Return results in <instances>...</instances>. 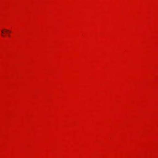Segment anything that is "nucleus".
I'll return each instance as SVG.
<instances>
[{"label":"nucleus","mask_w":158,"mask_h":158,"mask_svg":"<svg viewBox=\"0 0 158 158\" xmlns=\"http://www.w3.org/2000/svg\"><path fill=\"white\" fill-rule=\"evenodd\" d=\"M4 31H5L6 32H8L9 31L8 30H6V29H4Z\"/></svg>","instance_id":"f257e3e1"},{"label":"nucleus","mask_w":158,"mask_h":158,"mask_svg":"<svg viewBox=\"0 0 158 158\" xmlns=\"http://www.w3.org/2000/svg\"><path fill=\"white\" fill-rule=\"evenodd\" d=\"M1 32H2V34L3 33V30H2L1 31Z\"/></svg>","instance_id":"f03ea898"},{"label":"nucleus","mask_w":158,"mask_h":158,"mask_svg":"<svg viewBox=\"0 0 158 158\" xmlns=\"http://www.w3.org/2000/svg\"><path fill=\"white\" fill-rule=\"evenodd\" d=\"M2 36H4V35H2Z\"/></svg>","instance_id":"7ed1b4c3"}]
</instances>
